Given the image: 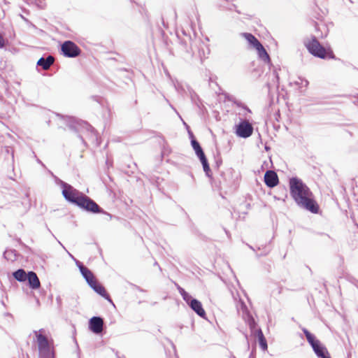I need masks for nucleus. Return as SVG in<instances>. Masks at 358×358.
<instances>
[{
    "mask_svg": "<svg viewBox=\"0 0 358 358\" xmlns=\"http://www.w3.org/2000/svg\"><path fill=\"white\" fill-rule=\"evenodd\" d=\"M301 84L302 86H304V87H307L308 86V81L307 80H301Z\"/></svg>",
    "mask_w": 358,
    "mask_h": 358,
    "instance_id": "b1692460",
    "label": "nucleus"
},
{
    "mask_svg": "<svg viewBox=\"0 0 358 358\" xmlns=\"http://www.w3.org/2000/svg\"><path fill=\"white\" fill-rule=\"evenodd\" d=\"M257 335L260 347L263 350H266L267 349L266 341L260 329L257 331Z\"/></svg>",
    "mask_w": 358,
    "mask_h": 358,
    "instance_id": "f3484780",
    "label": "nucleus"
},
{
    "mask_svg": "<svg viewBox=\"0 0 358 358\" xmlns=\"http://www.w3.org/2000/svg\"><path fill=\"white\" fill-rule=\"evenodd\" d=\"M198 157L199 158L203 166L208 164L204 153L201 155L198 156Z\"/></svg>",
    "mask_w": 358,
    "mask_h": 358,
    "instance_id": "412c9836",
    "label": "nucleus"
},
{
    "mask_svg": "<svg viewBox=\"0 0 358 358\" xmlns=\"http://www.w3.org/2000/svg\"><path fill=\"white\" fill-rule=\"evenodd\" d=\"M252 131L253 127L252 124L246 120L241 122L236 127V134L238 136L241 138H248L250 136Z\"/></svg>",
    "mask_w": 358,
    "mask_h": 358,
    "instance_id": "6e6552de",
    "label": "nucleus"
},
{
    "mask_svg": "<svg viewBox=\"0 0 358 358\" xmlns=\"http://www.w3.org/2000/svg\"><path fill=\"white\" fill-rule=\"evenodd\" d=\"M89 325L92 332L100 334L103 330V321L99 317H93L90 319Z\"/></svg>",
    "mask_w": 358,
    "mask_h": 358,
    "instance_id": "1a4fd4ad",
    "label": "nucleus"
},
{
    "mask_svg": "<svg viewBox=\"0 0 358 358\" xmlns=\"http://www.w3.org/2000/svg\"><path fill=\"white\" fill-rule=\"evenodd\" d=\"M193 149L194 150L197 156L201 155L203 154V152L199 145V143L194 139L191 141Z\"/></svg>",
    "mask_w": 358,
    "mask_h": 358,
    "instance_id": "a211bd4d",
    "label": "nucleus"
},
{
    "mask_svg": "<svg viewBox=\"0 0 358 358\" xmlns=\"http://www.w3.org/2000/svg\"><path fill=\"white\" fill-rule=\"evenodd\" d=\"M54 58L52 56H48L46 59L41 57L37 62L38 66L43 67V69L46 70L53 64Z\"/></svg>",
    "mask_w": 358,
    "mask_h": 358,
    "instance_id": "2eb2a0df",
    "label": "nucleus"
},
{
    "mask_svg": "<svg viewBox=\"0 0 358 358\" xmlns=\"http://www.w3.org/2000/svg\"><path fill=\"white\" fill-rule=\"evenodd\" d=\"M76 265L79 268L82 275L85 279L86 282L90 286V287L93 289L94 291L97 294H100L111 302V300L106 293L105 288L96 282L92 272L78 261H76Z\"/></svg>",
    "mask_w": 358,
    "mask_h": 358,
    "instance_id": "7ed1b4c3",
    "label": "nucleus"
},
{
    "mask_svg": "<svg viewBox=\"0 0 358 358\" xmlns=\"http://www.w3.org/2000/svg\"><path fill=\"white\" fill-rule=\"evenodd\" d=\"M203 168L204 171H205L206 173H208V172L210 171V167H209L208 164H207V165H203Z\"/></svg>",
    "mask_w": 358,
    "mask_h": 358,
    "instance_id": "393cba45",
    "label": "nucleus"
},
{
    "mask_svg": "<svg viewBox=\"0 0 358 358\" xmlns=\"http://www.w3.org/2000/svg\"><path fill=\"white\" fill-rule=\"evenodd\" d=\"M5 45V41H4V39L3 38L0 36V48H3Z\"/></svg>",
    "mask_w": 358,
    "mask_h": 358,
    "instance_id": "5701e85b",
    "label": "nucleus"
},
{
    "mask_svg": "<svg viewBox=\"0 0 358 358\" xmlns=\"http://www.w3.org/2000/svg\"><path fill=\"white\" fill-rule=\"evenodd\" d=\"M255 50H257V52L258 53L259 57L262 60H263L264 62H266V63L270 62L269 55H268L267 52L266 51V50L264 49V48L263 47V45L262 44H260L259 46L255 48Z\"/></svg>",
    "mask_w": 358,
    "mask_h": 358,
    "instance_id": "4468645a",
    "label": "nucleus"
},
{
    "mask_svg": "<svg viewBox=\"0 0 358 358\" xmlns=\"http://www.w3.org/2000/svg\"><path fill=\"white\" fill-rule=\"evenodd\" d=\"M304 45L308 50L310 53L315 57L325 59V58H333V55L331 52L327 51L323 48L315 37H311L310 38H306L304 41Z\"/></svg>",
    "mask_w": 358,
    "mask_h": 358,
    "instance_id": "20e7f679",
    "label": "nucleus"
},
{
    "mask_svg": "<svg viewBox=\"0 0 358 358\" xmlns=\"http://www.w3.org/2000/svg\"><path fill=\"white\" fill-rule=\"evenodd\" d=\"M179 292L182 296L183 300L189 305V302L194 299H192V296L185 291L182 288H179Z\"/></svg>",
    "mask_w": 358,
    "mask_h": 358,
    "instance_id": "6ab92c4d",
    "label": "nucleus"
},
{
    "mask_svg": "<svg viewBox=\"0 0 358 358\" xmlns=\"http://www.w3.org/2000/svg\"><path fill=\"white\" fill-rule=\"evenodd\" d=\"M326 358H331V357H326Z\"/></svg>",
    "mask_w": 358,
    "mask_h": 358,
    "instance_id": "a878e982",
    "label": "nucleus"
},
{
    "mask_svg": "<svg viewBox=\"0 0 358 358\" xmlns=\"http://www.w3.org/2000/svg\"><path fill=\"white\" fill-rule=\"evenodd\" d=\"M13 277L20 282H24L27 278V273L23 269H18L13 273Z\"/></svg>",
    "mask_w": 358,
    "mask_h": 358,
    "instance_id": "dca6fc26",
    "label": "nucleus"
},
{
    "mask_svg": "<svg viewBox=\"0 0 358 358\" xmlns=\"http://www.w3.org/2000/svg\"><path fill=\"white\" fill-rule=\"evenodd\" d=\"M290 192L296 204L313 213L318 212V205L313 199L309 188L299 179L293 178L289 180Z\"/></svg>",
    "mask_w": 358,
    "mask_h": 358,
    "instance_id": "f257e3e1",
    "label": "nucleus"
},
{
    "mask_svg": "<svg viewBox=\"0 0 358 358\" xmlns=\"http://www.w3.org/2000/svg\"><path fill=\"white\" fill-rule=\"evenodd\" d=\"M29 285L31 288L36 289L40 287V281L36 274L33 271H29L27 273V278Z\"/></svg>",
    "mask_w": 358,
    "mask_h": 358,
    "instance_id": "f8f14e48",
    "label": "nucleus"
},
{
    "mask_svg": "<svg viewBox=\"0 0 358 358\" xmlns=\"http://www.w3.org/2000/svg\"><path fill=\"white\" fill-rule=\"evenodd\" d=\"M189 306L198 315L203 318L206 317V312L199 301L196 299L192 300L189 302Z\"/></svg>",
    "mask_w": 358,
    "mask_h": 358,
    "instance_id": "9b49d317",
    "label": "nucleus"
},
{
    "mask_svg": "<svg viewBox=\"0 0 358 358\" xmlns=\"http://www.w3.org/2000/svg\"><path fill=\"white\" fill-rule=\"evenodd\" d=\"M44 333L43 329L34 331L40 355L42 356H48L50 353V344Z\"/></svg>",
    "mask_w": 358,
    "mask_h": 358,
    "instance_id": "423d86ee",
    "label": "nucleus"
},
{
    "mask_svg": "<svg viewBox=\"0 0 358 358\" xmlns=\"http://www.w3.org/2000/svg\"><path fill=\"white\" fill-rule=\"evenodd\" d=\"M62 51L63 54L68 57H75L80 55V48L72 41H65L62 45Z\"/></svg>",
    "mask_w": 358,
    "mask_h": 358,
    "instance_id": "0eeeda50",
    "label": "nucleus"
},
{
    "mask_svg": "<svg viewBox=\"0 0 358 358\" xmlns=\"http://www.w3.org/2000/svg\"><path fill=\"white\" fill-rule=\"evenodd\" d=\"M264 182L269 187H274L278 184V177L273 171H267L264 175Z\"/></svg>",
    "mask_w": 358,
    "mask_h": 358,
    "instance_id": "9d476101",
    "label": "nucleus"
},
{
    "mask_svg": "<svg viewBox=\"0 0 358 358\" xmlns=\"http://www.w3.org/2000/svg\"><path fill=\"white\" fill-rule=\"evenodd\" d=\"M241 308H242V310H243V313H245V315L248 317V320L250 322V325L251 326L252 325V322H253V319L252 318L251 316L249 315L248 313V310H247V308L245 306V305L242 304L241 305Z\"/></svg>",
    "mask_w": 358,
    "mask_h": 358,
    "instance_id": "aec40b11",
    "label": "nucleus"
},
{
    "mask_svg": "<svg viewBox=\"0 0 358 358\" xmlns=\"http://www.w3.org/2000/svg\"><path fill=\"white\" fill-rule=\"evenodd\" d=\"M12 254H13V251H11V250L6 251L4 253V256L6 259L12 260L11 257H10Z\"/></svg>",
    "mask_w": 358,
    "mask_h": 358,
    "instance_id": "4be33fe9",
    "label": "nucleus"
},
{
    "mask_svg": "<svg viewBox=\"0 0 358 358\" xmlns=\"http://www.w3.org/2000/svg\"><path fill=\"white\" fill-rule=\"evenodd\" d=\"M241 35L247 41L251 48L255 49L261 44L260 42L251 34L243 33Z\"/></svg>",
    "mask_w": 358,
    "mask_h": 358,
    "instance_id": "ddd939ff",
    "label": "nucleus"
},
{
    "mask_svg": "<svg viewBox=\"0 0 358 358\" xmlns=\"http://www.w3.org/2000/svg\"><path fill=\"white\" fill-rule=\"evenodd\" d=\"M303 331L306 335V339L308 343L312 346L314 352L317 355V356L320 358H326L331 357L329 353L328 352L327 348L323 346L320 342L315 339V336L311 334L307 329H303Z\"/></svg>",
    "mask_w": 358,
    "mask_h": 358,
    "instance_id": "39448f33",
    "label": "nucleus"
},
{
    "mask_svg": "<svg viewBox=\"0 0 358 358\" xmlns=\"http://www.w3.org/2000/svg\"><path fill=\"white\" fill-rule=\"evenodd\" d=\"M60 184L62 187V194L67 201L76 204L87 211L92 213L100 212L99 206L91 199L63 181H61Z\"/></svg>",
    "mask_w": 358,
    "mask_h": 358,
    "instance_id": "f03ea898",
    "label": "nucleus"
}]
</instances>
